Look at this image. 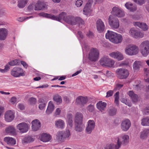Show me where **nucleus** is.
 I'll list each match as a JSON object with an SVG mask.
<instances>
[{
    "label": "nucleus",
    "instance_id": "obj_4",
    "mask_svg": "<svg viewBox=\"0 0 149 149\" xmlns=\"http://www.w3.org/2000/svg\"><path fill=\"white\" fill-rule=\"evenodd\" d=\"M100 64L104 67L110 68L114 67L115 61L108 56H104L100 59Z\"/></svg>",
    "mask_w": 149,
    "mask_h": 149
},
{
    "label": "nucleus",
    "instance_id": "obj_38",
    "mask_svg": "<svg viewBox=\"0 0 149 149\" xmlns=\"http://www.w3.org/2000/svg\"><path fill=\"white\" fill-rule=\"evenodd\" d=\"M28 0H19L18 1L17 6L19 8H23L27 3Z\"/></svg>",
    "mask_w": 149,
    "mask_h": 149
},
{
    "label": "nucleus",
    "instance_id": "obj_60",
    "mask_svg": "<svg viewBox=\"0 0 149 149\" xmlns=\"http://www.w3.org/2000/svg\"><path fill=\"white\" fill-rule=\"evenodd\" d=\"M123 86V84H118L116 85L115 89L118 90Z\"/></svg>",
    "mask_w": 149,
    "mask_h": 149
},
{
    "label": "nucleus",
    "instance_id": "obj_32",
    "mask_svg": "<svg viewBox=\"0 0 149 149\" xmlns=\"http://www.w3.org/2000/svg\"><path fill=\"white\" fill-rule=\"evenodd\" d=\"M7 36V32L6 29L2 28L0 29V40H4Z\"/></svg>",
    "mask_w": 149,
    "mask_h": 149
},
{
    "label": "nucleus",
    "instance_id": "obj_42",
    "mask_svg": "<svg viewBox=\"0 0 149 149\" xmlns=\"http://www.w3.org/2000/svg\"><path fill=\"white\" fill-rule=\"evenodd\" d=\"M141 48L149 49V41L146 40L143 42L140 45Z\"/></svg>",
    "mask_w": 149,
    "mask_h": 149
},
{
    "label": "nucleus",
    "instance_id": "obj_25",
    "mask_svg": "<svg viewBox=\"0 0 149 149\" xmlns=\"http://www.w3.org/2000/svg\"><path fill=\"white\" fill-rule=\"evenodd\" d=\"M107 105L106 102L102 101H99L96 104L97 108L102 112L104 111Z\"/></svg>",
    "mask_w": 149,
    "mask_h": 149
},
{
    "label": "nucleus",
    "instance_id": "obj_64",
    "mask_svg": "<svg viewBox=\"0 0 149 149\" xmlns=\"http://www.w3.org/2000/svg\"><path fill=\"white\" fill-rule=\"evenodd\" d=\"M10 101L11 103L13 104L17 102L16 98L14 97H13L11 98Z\"/></svg>",
    "mask_w": 149,
    "mask_h": 149
},
{
    "label": "nucleus",
    "instance_id": "obj_59",
    "mask_svg": "<svg viewBox=\"0 0 149 149\" xmlns=\"http://www.w3.org/2000/svg\"><path fill=\"white\" fill-rule=\"evenodd\" d=\"M32 16H30L29 17H21L18 19V20L19 21L22 22L25 20L26 19L31 18Z\"/></svg>",
    "mask_w": 149,
    "mask_h": 149
},
{
    "label": "nucleus",
    "instance_id": "obj_33",
    "mask_svg": "<svg viewBox=\"0 0 149 149\" xmlns=\"http://www.w3.org/2000/svg\"><path fill=\"white\" fill-rule=\"evenodd\" d=\"M56 138L58 141L61 142H63L65 141L62 131H59L57 132Z\"/></svg>",
    "mask_w": 149,
    "mask_h": 149
},
{
    "label": "nucleus",
    "instance_id": "obj_41",
    "mask_svg": "<svg viewBox=\"0 0 149 149\" xmlns=\"http://www.w3.org/2000/svg\"><path fill=\"white\" fill-rule=\"evenodd\" d=\"M141 121V124L142 126H149L148 117L143 118Z\"/></svg>",
    "mask_w": 149,
    "mask_h": 149
},
{
    "label": "nucleus",
    "instance_id": "obj_27",
    "mask_svg": "<svg viewBox=\"0 0 149 149\" xmlns=\"http://www.w3.org/2000/svg\"><path fill=\"white\" fill-rule=\"evenodd\" d=\"M149 135V129H145L140 133V137L142 139H146Z\"/></svg>",
    "mask_w": 149,
    "mask_h": 149
},
{
    "label": "nucleus",
    "instance_id": "obj_17",
    "mask_svg": "<svg viewBox=\"0 0 149 149\" xmlns=\"http://www.w3.org/2000/svg\"><path fill=\"white\" fill-rule=\"evenodd\" d=\"M131 125L130 120L128 119L123 120L121 124V128L123 131L126 132L130 128Z\"/></svg>",
    "mask_w": 149,
    "mask_h": 149
},
{
    "label": "nucleus",
    "instance_id": "obj_45",
    "mask_svg": "<svg viewBox=\"0 0 149 149\" xmlns=\"http://www.w3.org/2000/svg\"><path fill=\"white\" fill-rule=\"evenodd\" d=\"M17 133L16 129L13 126H10V135L15 136Z\"/></svg>",
    "mask_w": 149,
    "mask_h": 149
},
{
    "label": "nucleus",
    "instance_id": "obj_16",
    "mask_svg": "<svg viewBox=\"0 0 149 149\" xmlns=\"http://www.w3.org/2000/svg\"><path fill=\"white\" fill-rule=\"evenodd\" d=\"M109 55L110 57L118 61H121L124 59L123 54L118 51L112 52L110 53Z\"/></svg>",
    "mask_w": 149,
    "mask_h": 149
},
{
    "label": "nucleus",
    "instance_id": "obj_34",
    "mask_svg": "<svg viewBox=\"0 0 149 149\" xmlns=\"http://www.w3.org/2000/svg\"><path fill=\"white\" fill-rule=\"evenodd\" d=\"M128 94L129 96L131 97L133 102H135L137 101L138 96L135 94L132 91H129Z\"/></svg>",
    "mask_w": 149,
    "mask_h": 149
},
{
    "label": "nucleus",
    "instance_id": "obj_18",
    "mask_svg": "<svg viewBox=\"0 0 149 149\" xmlns=\"http://www.w3.org/2000/svg\"><path fill=\"white\" fill-rule=\"evenodd\" d=\"M44 3L38 1L35 5H31L29 6L28 8L30 9L34 8L36 10H41L45 8Z\"/></svg>",
    "mask_w": 149,
    "mask_h": 149
},
{
    "label": "nucleus",
    "instance_id": "obj_61",
    "mask_svg": "<svg viewBox=\"0 0 149 149\" xmlns=\"http://www.w3.org/2000/svg\"><path fill=\"white\" fill-rule=\"evenodd\" d=\"M143 112L145 114H149V107H146L143 110Z\"/></svg>",
    "mask_w": 149,
    "mask_h": 149
},
{
    "label": "nucleus",
    "instance_id": "obj_3",
    "mask_svg": "<svg viewBox=\"0 0 149 149\" xmlns=\"http://www.w3.org/2000/svg\"><path fill=\"white\" fill-rule=\"evenodd\" d=\"M139 52V48L136 45H129L125 49V53L128 56L135 55L137 54Z\"/></svg>",
    "mask_w": 149,
    "mask_h": 149
},
{
    "label": "nucleus",
    "instance_id": "obj_12",
    "mask_svg": "<svg viewBox=\"0 0 149 149\" xmlns=\"http://www.w3.org/2000/svg\"><path fill=\"white\" fill-rule=\"evenodd\" d=\"M111 13L119 18L123 17L125 15L124 11L120 8L116 7H113Z\"/></svg>",
    "mask_w": 149,
    "mask_h": 149
},
{
    "label": "nucleus",
    "instance_id": "obj_23",
    "mask_svg": "<svg viewBox=\"0 0 149 149\" xmlns=\"http://www.w3.org/2000/svg\"><path fill=\"white\" fill-rule=\"evenodd\" d=\"M125 6L127 9L132 12L135 11L137 9L136 5L130 2H126L125 4Z\"/></svg>",
    "mask_w": 149,
    "mask_h": 149
},
{
    "label": "nucleus",
    "instance_id": "obj_19",
    "mask_svg": "<svg viewBox=\"0 0 149 149\" xmlns=\"http://www.w3.org/2000/svg\"><path fill=\"white\" fill-rule=\"evenodd\" d=\"M97 29L99 32H102L105 29L104 22L100 19H98L96 22Z\"/></svg>",
    "mask_w": 149,
    "mask_h": 149
},
{
    "label": "nucleus",
    "instance_id": "obj_46",
    "mask_svg": "<svg viewBox=\"0 0 149 149\" xmlns=\"http://www.w3.org/2000/svg\"><path fill=\"white\" fill-rule=\"evenodd\" d=\"M9 69V62L5 66V68L3 69L0 68V72L2 73H5L7 72Z\"/></svg>",
    "mask_w": 149,
    "mask_h": 149
},
{
    "label": "nucleus",
    "instance_id": "obj_43",
    "mask_svg": "<svg viewBox=\"0 0 149 149\" xmlns=\"http://www.w3.org/2000/svg\"><path fill=\"white\" fill-rule=\"evenodd\" d=\"M141 51L143 56H146L149 53V49L141 48Z\"/></svg>",
    "mask_w": 149,
    "mask_h": 149
},
{
    "label": "nucleus",
    "instance_id": "obj_8",
    "mask_svg": "<svg viewBox=\"0 0 149 149\" xmlns=\"http://www.w3.org/2000/svg\"><path fill=\"white\" fill-rule=\"evenodd\" d=\"M130 137L128 135L125 134H120L116 138V140L121 146V144H127L129 141Z\"/></svg>",
    "mask_w": 149,
    "mask_h": 149
},
{
    "label": "nucleus",
    "instance_id": "obj_5",
    "mask_svg": "<svg viewBox=\"0 0 149 149\" xmlns=\"http://www.w3.org/2000/svg\"><path fill=\"white\" fill-rule=\"evenodd\" d=\"M128 34L130 37L136 39L142 38L144 36L143 32L136 29L134 27L130 29Z\"/></svg>",
    "mask_w": 149,
    "mask_h": 149
},
{
    "label": "nucleus",
    "instance_id": "obj_49",
    "mask_svg": "<svg viewBox=\"0 0 149 149\" xmlns=\"http://www.w3.org/2000/svg\"><path fill=\"white\" fill-rule=\"evenodd\" d=\"M5 119L6 121L7 122H9V111H8L6 112L4 115Z\"/></svg>",
    "mask_w": 149,
    "mask_h": 149
},
{
    "label": "nucleus",
    "instance_id": "obj_53",
    "mask_svg": "<svg viewBox=\"0 0 149 149\" xmlns=\"http://www.w3.org/2000/svg\"><path fill=\"white\" fill-rule=\"evenodd\" d=\"M61 112V109L60 108H57L55 111L54 115L56 116H59L60 115Z\"/></svg>",
    "mask_w": 149,
    "mask_h": 149
},
{
    "label": "nucleus",
    "instance_id": "obj_13",
    "mask_svg": "<svg viewBox=\"0 0 149 149\" xmlns=\"http://www.w3.org/2000/svg\"><path fill=\"white\" fill-rule=\"evenodd\" d=\"M95 123L93 120H90L87 122L85 129L86 132L88 134H90L95 128Z\"/></svg>",
    "mask_w": 149,
    "mask_h": 149
},
{
    "label": "nucleus",
    "instance_id": "obj_39",
    "mask_svg": "<svg viewBox=\"0 0 149 149\" xmlns=\"http://www.w3.org/2000/svg\"><path fill=\"white\" fill-rule=\"evenodd\" d=\"M53 99L54 101L58 104H60L62 102L61 97L59 95L56 94L53 96Z\"/></svg>",
    "mask_w": 149,
    "mask_h": 149
},
{
    "label": "nucleus",
    "instance_id": "obj_36",
    "mask_svg": "<svg viewBox=\"0 0 149 149\" xmlns=\"http://www.w3.org/2000/svg\"><path fill=\"white\" fill-rule=\"evenodd\" d=\"M38 108L40 110H43L45 107L46 103L42 99H40L38 100Z\"/></svg>",
    "mask_w": 149,
    "mask_h": 149
},
{
    "label": "nucleus",
    "instance_id": "obj_35",
    "mask_svg": "<svg viewBox=\"0 0 149 149\" xmlns=\"http://www.w3.org/2000/svg\"><path fill=\"white\" fill-rule=\"evenodd\" d=\"M84 125L82 124V123H76L75 130L77 132H81L84 130Z\"/></svg>",
    "mask_w": 149,
    "mask_h": 149
},
{
    "label": "nucleus",
    "instance_id": "obj_1",
    "mask_svg": "<svg viewBox=\"0 0 149 149\" xmlns=\"http://www.w3.org/2000/svg\"><path fill=\"white\" fill-rule=\"evenodd\" d=\"M39 15L40 16L50 18L59 22H61L63 20L69 24L71 23V19L73 18L72 15H67L66 13L64 12H62L58 16H56L44 13H40L39 14Z\"/></svg>",
    "mask_w": 149,
    "mask_h": 149
},
{
    "label": "nucleus",
    "instance_id": "obj_20",
    "mask_svg": "<svg viewBox=\"0 0 149 149\" xmlns=\"http://www.w3.org/2000/svg\"><path fill=\"white\" fill-rule=\"evenodd\" d=\"M31 124V129L33 131L38 130L41 126V124L39 120L37 119L33 120Z\"/></svg>",
    "mask_w": 149,
    "mask_h": 149
},
{
    "label": "nucleus",
    "instance_id": "obj_24",
    "mask_svg": "<svg viewBox=\"0 0 149 149\" xmlns=\"http://www.w3.org/2000/svg\"><path fill=\"white\" fill-rule=\"evenodd\" d=\"M120 147V145L117 141L116 144L111 143L107 144L104 146L103 149H119Z\"/></svg>",
    "mask_w": 149,
    "mask_h": 149
},
{
    "label": "nucleus",
    "instance_id": "obj_21",
    "mask_svg": "<svg viewBox=\"0 0 149 149\" xmlns=\"http://www.w3.org/2000/svg\"><path fill=\"white\" fill-rule=\"evenodd\" d=\"M133 24L135 26H137L144 31H147L148 26L145 23L139 22H134Z\"/></svg>",
    "mask_w": 149,
    "mask_h": 149
},
{
    "label": "nucleus",
    "instance_id": "obj_14",
    "mask_svg": "<svg viewBox=\"0 0 149 149\" xmlns=\"http://www.w3.org/2000/svg\"><path fill=\"white\" fill-rule=\"evenodd\" d=\"M116 72L118 77L120 79L126 78L129 74L128 70L124 68L118 69L116 70Z\"/></svg>",
    "mask_w": 149,
    "mask_h": 149
},
{
    "label": "nucleus",
    "instance_id": "obj_22",
    "mask_svg": "<svg viewBox=\"0 0 149 149\" xmlns=\"http://www.w3.org/2000/svg\"><path fill=\"white\" fill-rule=\"evenodd\" d=\"M40 140L43 142H46L49 141L52 138L50 134L46 133L41 134L39 137Z\"/></svg>",
    "mask_w": 149,
    "mask_h": 149
},
{
    "label": "nucleus",
    "instance_id": "obj_63",
    "mask_svg": "<svg viewBox=\"0 0 149 149\" xmlns=\"http://www.w3.org/2000/svg\"><path fill=\"white\" fill-rule=\"evenodd\" d=\"M86 35L90 38H92L93 36V33L90 31L88 32L86 34Z\"/></svg>",
    "mask_w": 149,
    "mask_h": 149
},
{
    "label": "nucleus",
    "instance_id": "obj_40",
    "mask_svg": "<svg viewBox=\"0 0 149 149\" xmlns=\"http://www.w3.org/2000/svg\"><path fill=\"white\" fill-rule=\"evenodd\" d=\"M62 132L65 140L69 139L71 135L70 131L68 129H66L65 131H62Z\"/></svg>",
    "mask_w": 149,
    "mask_h": 149
},
{
    "label": "nucleus",
    "instance_id": "obj_52",
    "mask_svg": "<svg viewBox=\"0 0 149 149\" xmlns=\"http://www.w3.org/2000/svg\"><path fill=\"white\" fill-rule=\"evenodd\" d=\"M82 0H76L75 2V5L77 7H80L83 4Z\"/></svg>",
    "mask_w": 149,
    "mask_h": 149
},
{
    "label": "nucleus",
    "instance_id": "obj_30",
    "mask_svg": "<svg viewBox=\"0 0 149 149\" xmlns=\"http://www.w3.org/2000/svg\"><path fill=\"white\" fill-rule=\"evenodd\" d=\"M55 108V106L52 101H50L48 104V107L46 111L47 114H49L52 113L54 111Z\"/></svg>",
    "mask_w": 149,
    "mask_h": 149
},
{
    "label": "nucleus",
    "instance_id": "obj_50",
    "mask_svg": "<svg viewBox=\"0 0 149 149\" xmlns=\"http://www.w3.org/2000/svg\"><path fill=\"white\" fill-rule=\"evenodd\" d=\"M19 64L18 61L17 59L12 61L10 62V65H18Z\"/></svg>",
    "mask_w": 149,
    "mask_h": 149
},
{
    "label": "nucleus",
    "instance_id": "obj_57",
    "mask_svg": "<svg viewBox=\"0 0 149 149\" xmlns=\"http://www.w3.org/2000/svg\"><path fill=\"white\" fill-rule=\"evenodd\" d=\"M121 101L122 102H123V103H125V104L129 106H131V103L128 102L127 100L125 99V98H123L121 100Z\"/></svg>",
    "mask_w": 149,
    "mask_h": 149
},
{
    "label": "nucleus",
    "instance_id": "obj_55",
    "mask_svg": "<svg viewBox=\"0 0 149 149\" xmlns=\"http://www.w3.org/2000/svg\"><path fill=\"white\" fill-rule=\"evenodd\" d=\"M15 112L13 111H10V122L13 120L15 118Z\"/></svg>",
    "mask_w": 149,
    "mask_h": 149
},
{
    "label": "nucleus",
    "instance_id": "obj_54",
    "mask_svg": "<svg viewBox=\"0 0 149 149\" xmlns=\"http://www.w3.org/2000/svg\"><path fill=\"white\" fill-rule=\"evenodd\" d=\"M87 110L90 112H92L94 110V106L91 104L89 105L87 107Z\"/></svg>",
    "mask_w": 149,
    "mask_h": 149
},
{
    "label": "nucleus",
    "instance_id": "obj_48",
    "mask_svg": "<svg viewBox=\"0 0 149 149\" xmlns=\"http://www.w3.org/2000/svg\"><path fill=\"white\" fill-rule=\"evenodd\" d=\"M36 102V99L32 97L30 98L29 100V103L31 104H35Z\"/></svg>",
    "mask_w": 149,
    "mask_h": 149
},
{
    "label": "nucleus",
    "instance_id": "obj_31",
    "mask_svg": "<svg viewBox=\"0 0 149 149\" xmlns=\"http://www.w3.org/2000/svg\"><path fill=\"white\" fill-rule=\"evenodd\" d=\"M143 65L142 62L140 61H135L133 65V67L134 71L139 70L140 67Z\"/></svg>",
    "mask_w": 149,
    "mask_h": 149
},
{
    "label": "nucleus",
    "instance_id": "obj_28",
    "mask_svg": "<svg viewBox=\"0 0 149 149\" xmlns=\"http://www.w3.org/2000/svg\"><path fill=\"white\" fill-rule=\"evenodd\" d=\"M55 125L57 128L63 129L65 128V123L62 120L59 119L55 121Z\"/></svg>",
    "mask_w": 149,
    "mask_h": 149
},
{
    "label": "nucleus",
    "instance_id": "obj_62",
    "mask_svg": "<svg viewBox=\"0 0 149 149\" xmlns=\"http://www.w3.org/2000/svg\"><path fill=\"white\" fill-rule=\"evenodd\" d=\"M128 60L123 61L120 64V65L123 66L124 65H127L129 64V62Z\"/></svg>",
    "mask_w": 149,
    "mask_h": 149
},
{
    "label": "nucleus",
    "instance_id": "obj_6",
    "mask_svg": "<svg viewBox=\"0 0 149 149\" xmlns=\"http://www.w3.org/2000/svg\"><path fill=\"white\" fill-rule=\"evenodd\" d=\"M108 19L109 24L112 29H115L119 28L120 22L118 19L110 15L109 16Z\"/></svg>",
    "mask_w": 149,
    "mask_h": 149
},
{
    "label": "nucleus",
    "instance_id": "obj_2",
    "mask_svg": "<svg viewBox=\"0 0 149 149\" xmlns=\"http://www.w3.org/2000/svg\"><path fill=\"white\" fill-rule=\"evenodd\" d=\"M105 37L112 43L116 44L121 43L123 40L121 35L111 31H107Z\"/></svg>",
    "mask_w": 149,
    "mask_h": 149
},
{
    "label": "nucleus",
    "instance_id": "obj_56",
    "mask_svg": "<svg viewBox=\"0 0 149 149\" xmlns=\"http://www.w3.org/2000/svg\"><path fill=\"white\" fill-rule=\"evenodd\" d=\"M82 105L83 106L84 104H86L87 102V98L86 97H84L81 96Z\"/></svg>",
    "mask_w": 149,
    "mask_h": 149
},
{
    "label": "nucleus",
    "instance_id": "obj_44",
    "mask_svg": "<svg viewBox=\"0 0 149 149\" xmlns=\"http://www.w3.org/2000/svg\"><path fill=\"white\" fill-rule=\"evenodd\" d=\"M108 112L109 114L111 116L115 115L116 113V109L113 107H112L109 109Z\"/></svg>",
    "mask_w": 149,
    "mask_h": 149
},
{
    "label": "nucleus",
    "instance_id": "obj_11",
    "mask_svg": "<svg viewBox=\"0 0 149 149\" xmlns=\"http://www.w3.org/2000/svg\"><path fill=\"white\" fill-rule=\"evenodd\" d=\"M93 2V0H88L86 4L83 9L84 14L86 15L91 14L92 11V5Z\"/></svg>",
    "mask_w": 149,
    "mask_h": 149
},
{
    "label": "nucleus",
    "instance_id": "obj_9",
    "mask_svg": "<svg viewBox=\"0 0 149 149\" xmlns=\"http://www.w3.org/2000/svg\"><path fill=\"white\" fill-rule=\"evenodd\" d=\"M12 75L15 77L24 76L25 75V72L22 68L18 67H15L13 68L11 72Z\"/></svg>",
    "mask_w": 149,
    "mask_h": 149
},
{
    "label": "nucleus",
    "instance_id": "obj_26",
    "mask_svg": "<svg viewBox=\"0 0 149 149\" xmlns=\"http://www.w3.org/2000/svg\"><path fill=\"white\" fill-rule=\"evenodd\" d=\"M83 117V114L80 112H77L75 115L74 121L76 123H82Z\"/></svg>",
    "mask_w": 149,
    "mask_h": 149
},
{
    "label": "nucleus",
    "instance_id": "obj_37",
    "mask_svg": "<svg viewBox=\"0 0 149 149\" xmlns=\"http://www.w3.org/2000/svg\"><path fill=\"white\" fill-rule=\"evenodd\" d=\"M34 140V139L32 136H25L22 140L23 143H27L33 142Z\"/></svg>",
    "mask_w": 149,
    "mask_h": 149
},
{
    "label": "nucleus",
    "instance_id": "obj_7",
    "mask_svg": "<svg viewBox=\"0 0 149 149\" xmlns=\"http://www.w3.org/2000/svg\"><path fill=\"white\" fill-rule=\"evenodd\" d=\"M99 52L97 49L92 48L89 54L88 58L91 61H95L99 59Z\"/></svg>",
    "mask_w": 149,
    "mask_h": 149
},
{
    "label": "nucleus",
    "instance_id": "obj_47",
    "mask_svg": "<svg viewBox=\"0 0 149 149\" xmlns=\"http://www.w3.org/2000/svg\"><path fill=\"white\" fill-rule=\"evenodd\" d=\"M119 92H117L114 95L115 101L114 102L116 105H118L119 104Z\"/></svg>",
    "mask_w": 149,
    "mask_h": 149
},
{
    "label": "nucleus",
    "instance_id": "obj_15",
    "mask_svg": "<svg viewBox=\"0 0 149 149\" xmlns=\"http://www.w3.org/2000/svg\"><path fill=\"white\" fill-rule=\"evenodd\" d=\"M17 128L20 132L24 133L27 132L29 129V125L25 122H22L19 124L17 126Z\"/></svg>",
    "mask_w": 149,
    "mask_h": 149
},
{
    "label": "nucleus",
    "instance_id": "obj_29",
    "mask_svg": "<svg viewBox=\"0 0 149 149\" xmlns=\"http://www.w3.org/2000/svg\"><path fill=\"white\" fill-rule=\"evenodd\" d=\"M72 118L73 116L71 114H69L67 115L66 120L67 126V129H68V128H70L72 127L73 125Z\"/></svg>",
    "mask_w": 149,
    "mask_h": 149
},
{
    "label": "nucleus",
    "instance_id": "obj_51",
    "mask_svg": "<svg viewBox=\"0 0 149 149\" xmlns=\"http://www.w3.org/2000/svg\"><path fill=\"white\" fill-rule=\"evenodd\" d=\"M76 103L77 104L82 106L81 96L78 97L77 98L76 100Z\"/></svg>",
    "mask_w": 149,
    "mask_h": 149
},
{
    "label": "nucleus",
    "instance_id": "obj_10",
    "mask_svg": "<svg viewBox=\"0 0 149 149\" xmlns=\"http://www.w3.org/2000/svg\"><path fill=\"white\" fill-rule=\"evenodd\" d=\"M71 22L72 23L70 24L72 25H77L79 27H82L84 24V21L79 17H74L73 16V18L71 19Z\"/></svg>",
    "mask_w": 149,
    "mask_h": 149
},
{
    "label": "nucleus",
    "instance_id": "obj_58",
    "mask_svg": "<svg viewBox=\"0 0 149 149\" xmlns=\"http://www.w3.org/2000/svg\"><path fill=\"white\" fill-rule=\"evenodd\" d=\"M16 140L13 138L10 137V145H13L15 144Z\"/></svg>",
    "mask_w": 149,
    "mask_h": 149
}]
</instances>
